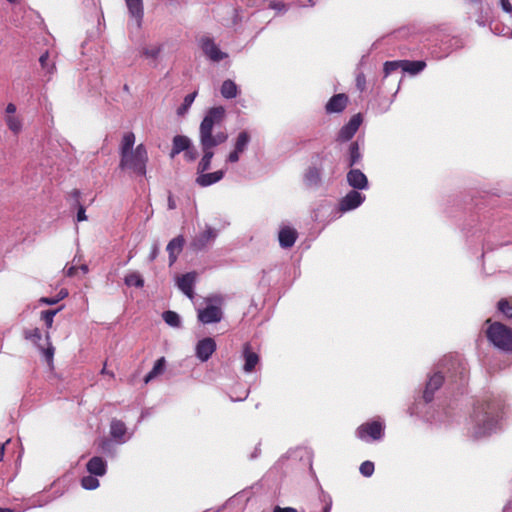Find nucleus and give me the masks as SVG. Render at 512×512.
<instances>
[{
	"label": "nucleus",
	"instance_id": "f257e3e1",
	"mask_svg": "<svg viewBox=\"0 0 512 512\" xmlns=\"http://www.w3.org/2000/svg\"><path fill=\"white\" fill-rule=\"evenodd\" d=\"M225 109L222 106L208 110L199 128V140L202 150L213 149L228 140L227 129L222 125Z\"/></svg>",
	"mask_w": 512,
	"mask_h": 512
},
{
	"label": "nucleus",
	"instance_id": "f03ea898",
	"mask_svg": "<svg viewBox=\"0 0 512 512\" xmlns=\"http://www.w3.org/2000/svg\"><path fill=\"white\" fill-rule=\"evenodd\" d=\"M499 402L488 399L474 408L472 436L475 439L489 435L496 427L499 418Z\"/></svg>",
	"mask_w": 512,
	"mask_h": 512
},
{
	"label": "nucleus",
	"instance_id": "7ed1b4c3",
	"mask_svg": "<svg viewBox=\"0 0 512 512\" xmlns=\"http://www.w3.org/2000/svg\"><path fill=\"white\" fill-rule=\"evenodd\" d=\"M148 152L144 144H139L132 151L120 155L119 167L123 170H130L136 175H146Z\"/></svg>",
	"mask_w": 512,
	"mask_h": 512
},
{
	"label": "nucleus",
	"instance_id": "20e7f679",
	"mask_svg": "<svg viewBox=\"0 0 512 512\" xmlns=\"http://www.w3.org/2000/svg\"><path fill=\"white\" fill-rule=\"evenodd\" d=\"M489 326L486 330V337L497 349L512 353V328L501 323L486 321Z\"/></svg>",
	"mask_w": 512,
	"mask_h": 512
},
{
	"label": "nucleus",
	"instance_id": "39448f33",
	"mask_svg": "<svg viewBox=\"0 0 512 512\" xmlns=\"http://www.w3.org/2000/svg\"><path fill=\"white\" fill-rule=\"evenodd\" d=\"M199 44L203 53L213 62H219L228 57V54L222 52L210 37H202Z\"/></svg>",
	"mask_w": 512,
	"mask_h": 512
},
{
	"label": "nucleus",
	"instance_id": "423d86ee",
	"mask_svg": "<svg viewBox=\"0 0 512 512\" xmlns=\"http://www.w3.org/2000/svg\"><path fill=\"white\" fill-rule=\"evenodd\" d=\"M357 434L362 440H366L367 437L379 440L383 435V426L378 421L364 423L357 429Z\"/></svg>",
	"mask_w": 512,
	"mask_h": 512
},
{
	"label": "nucleus",
	"instance_id": "0eeeda50",
	"mask_svg": "<svg viewBox=\"0 0 512 512\" xmlns=\"http://www.w3.org/2000/svg\"><path fill=\"white\" fill-rule=\"evenodd\" d=\"M361 122L360 114L352 116L349 122L340 129L337 140L341 142L349 141L359 129Z\"/></svg>",
	"mask_w": 512,
	"mask_h": 512
},
{
	"label": "nucleus",
	"instance_id": "6e6552de",
	"mask_svg": "<svg viewBox=\"0 0 512 512\" xmlns=\"http://www.w3.org/2000/svg\"><path fill=\"white\" fill-rule=\"evenodd\" d=\"M223 313L220 307L209 305L198 310V319L203 324L217 323L222 319Z\"/></svg>",
	"mask_w": 512,
	"mask_h": 512
},
{
	"label": "nucleus",
	"instance_id": "1a4fd4ad",
	"mask_svg": "<svg viewBox=\"0 0 512 512\" xmlns=\"http://www.w3.org/2000/svg\"><path fill=\"white\" fill-rule=\"evenodd\" d=\"M216 350V342L213 338L207 337L200 340L196 345V356L202 362L207 361Z\"/></svg>",
	"mask_w": 512,
	"mask_h": 512
},
{
	"label": "nucleus",
	"instance_id": "9d476101",
	"mask_svg": "<svg viewBox=\"0 0 512 512\" xmlns=\"http://www.w3.org/2000/svg\"><path fill=\"white\" fill-rule=\"evenodd\" d=\"M196 273L188 272L177 278L178 288L190 299H194V284L196 282Z\"/></svg>",
	"mask_w": 512,
	"mask_h": 512
},
{
	"label": "nucleus",
	"instance_id": "9b49d317",
	"mask_svg": "<svg viewBox=\"0 0 512 512\" xmlns=\"http://www.w3.org/2000/svg\"><path fill=\"white\" fill-rule=\"evenodd\" d=\"M444 376L440 372L434 373L428 380L425 390L423 392V398L426 403H429L434 398V393L443 385Z\"/></svg>",
	"mask_w": 512,
	"mask_h": 512
},
{
	"label": "nucleus",
	"instance_id": "f8f14e48",
	"mask_svg": "<svg viewBox=\"0 0 512 512\" xmlns=\"http://www.w3.org/2000/svg\"><path fill=\"white\" fill-rule=\"evenodd\" d=\"M364 199L365 197L360 192L352 190L341 199L339 209L342 212L353 210L360 206Z\"/></svg>",
	"mask_w": 512,
	"mask_h": 512
},
{
	"label": "nucleus",
	"instance_id": "ddd939ff",
	"mask_svg": "<svg viewBox=\"0 0 512 512\" xmlns=\"http://www.w3.org/2000/svg\"><path fill=\"white\" fill-rule=\"evenodd\" d=\"M348 101L349 98L346 94H335L327 102L325 106L326 112L329 114L340 113L347 107Z\"/></svg>",
	"mask_w": 512,
	"mask_h": 512
},
{
	"label": "nucleus",
	"instance_id": "4468645a",
	"mask_svg": "<svg viewBox=\"0 0 512 512\" xmlns=\"http://www.w3.org/2000/svg\"><path fill=\"white\" fill-rule=\"evenodd\" d=\"M242 355L244 358L243 369L245 372L251 373L259 363V355L252 350L250 343L243 345Z\"/></svg>",
	"mask_w": 512,
	"mask_h": 512
},
{
	"label": "nucleus",
	"instance_id": "2eb2a0df",
	"mask_svg": "<svg viewBox=\"0 0 512 512\" xmlns=\"http://www.w3.org/2000/svg\"><path fill=\"white\" fill-rule=\"evenodd\" d=\"M298 238V233L294 228L285 226L280 229L278 234L279 244L282 248H291Z\"/></svg>",
	"mask_w": 512,
	"mask_h": 512
},
{
	"label": "nucleus",
	"instance_id": "dca6fc26",
	"mask_svg": "<svg viewBox=\"0 0 512 512\" xmlns=\"http://www.w3.org/2000/svg\"><path fill=\"white\" fill-rule=\"evenodd\" d=\"M185 245V239L182 235L173 238L167 245L166 250L169 255V264L173 265Z\"/></svg>",
	"mask_w": 512,
	"mask_h": 512
},
{
	"label": "nucleus",
	"instance_id": "f3484780",
	"mask_svg": "<svg viewBox=\"0 0 512 512\" xmlns=\"http://www.w3.org/2000/svg\"><path fill=\"white\" fill-rule=\"evenodd\" d=\"M348 184L355 189H365L368 186L366 175L359 169H351L347 173Z\"/></svg>",
	"mask_w": 512,
	"mask_h": 512
},
{
	"label": "nucleus",
	"instance_id": "a211bd4d",
	"mask_svg": "<svg viewBox=\"0 0 512 512\" xmlns=\"http://www.w3.org/2000/svg\"><path fill=\"white\" fill-rule=\"evenodd\" d=\"M216 237V232L212 228H207L205 231L197 235L191 242V247L195 251L204 249L209 242Z\"/></svg>",
	"mask_w": 512,
	"mask_h": 512
},
{
	"label": "nucleus",
	"instance_id": "6ab92c4d",
	"mask_svg": "<svg viewBox=\"0 0 512 512\" xmlns=\"http://www.w3.org/2000/svg\"><path fill=\"white\" fill-rule=\"evenodd\" d=\"M128 11L136 20L137 27L140 28L144 16L143 0H125Z\"/></svg>",
	"mask_w": 512,
	"mask_h": 512
},
{
	"label": "nucleus",
	"instance_id": "aec40b11",
	"mask_svg": "<svg viewBox=\"0 0 512 512\" xmlns=\"http://www.w3.org/2000/svg\"><path fill=\"white\" fill-rule=\"evenodd\" d=\"M223 177L224 172L222 170L212 173H202L196 178V183L201 187H207L220 181Z\"/></svg>",
	"mask_w": 512,
	"mask_h": 512
},
{
	"label": "nucleus",
	"instance_id": "412c9836",
	"mask_svg": "<svg viewBox=\"0 0 512 512\" xmlns=\"http://www.w3.org/2000/svg\"><path fill=\"white\" fill-rule=\"evenodd\" d=\"M86 467L88 472L95 476H103L106 473V462L98 456L92 457Z\"/></svg>",
	"mask_w": 512,
	"mask_h": 512
},
{
	"label": "nucleus",
	"instance_id": "4be33fe9",
	"mask_svg": "<svg viewBox=\"0 0 512 512\" xmlns=\"http://www.w3.org/2000/svg\"><path fill=\"white\" fill-rule=\"evenodd\" d=\"M191 145V140L184 135H176L173 138V145L170 152V157L174 158L176 155H178L181 152H184L189 148Z\"/></svg>",
	"mask_w": 512,
	"mask_h": 512
},
{
	"label": "nucleus",
	"instance_id": "5701e85b",
	"mask_svg": "<svg viewBox=\"0 0 512 512\" xmlns=\"http://www.w3.org/2000/svg\"><path fill=\"white\" fill-rule=\"evenodd\" d=\"M4 120L8 129L14 135H18L21 133L23 128V120L19 115H5Z\"/></svg>",
	"mask_w": 512,
	"mask_h": 512
},
{
	"label": "nucleus",
	"instance_id": "b1692460",
	"mask_svg": "<svg viewBox=\"0 0 512 512\" xmlns=\"http://www.w3.org/2000/svg\"><path fill=\"white\" fill-rule=\"evenodd\" d=\"M426 67L425 61L402 60L401 69L411 75L418 74Z\"/></svg>",
	"mask_w": 512,
	"mask_h": 512
},
{
	"label": "nucleus",
	"instance_id": "393cba45",
	"mask_svg": "<svg viewBox=\"0 0 512 512\" xmlns=\"http://www.w3.org/2000/svg\"><path fill=\"white\" fill-rule=\"evenodd\" d=\"M166 366V360L164 357L159 358L155 363L151 371L145 376L144 382L147 384L157 376L161 375Z\"/></svg>",
	"mask_w": 512,
	"mask_h": 512
},
{
	"label": "nucleus",
	"instance_id": "a878e982",
	"mask_svg": "<svg viewBox=\"0 0 512 512\" xmlns=\"http://www.w3.org/2000/svg\"><path fill=\"white\" fill-rule=\"evenodd\" d=\"M110 434L114 439L121 440L126 434V425L123 421L113 419L110 424Z\"/></svg>",
	"mask_w": 512,
	"mask_h": 512
},
{
	"label": "nucleus",
	"instance_id": "bb28decb",
	"mask_svg": "<svg viewBox=\"0 0 512 512\" xmlns=\"http://www.w3.org/2000/svg\"><path fill=\"white\" fill-rule=\"evenodd\" d=\"M238 94V87L234 81L228 79L222 83L221 95L226 99H233Z\"/></svg>",
	"mask_w": 512,
	"mask_h": 512
},
{
	"label": "nucleus",
	"instance_id": "cd10ccee",
	"mask_svg": "<svg viewBox=\"0 0 512 512\" xmlns=\"http://www.w3.org/2000/svg\"><path fill=\"white\" fill-rule=\"evenodd\" d=\"M135 144V134L133 132H126L120 144V155L132 151Z\"/></svg>",
	"mask_w": 512,
	"mask_h": 512
},
{
	"label": "nucleus",
	"instance_id": "c85d7f7f",
	"mask_svg": "<svg viewBox=\"0 0 512 512\" xmlns=\"http://www.w3.org/2000/svg\"><path fill=\"white\" fill-rule=\"evenodd\" d=\"M202 151H203V156L197 166V172L199 174H202L205 171L209 170V168L211 166L212 158L214 156V151H209V150H202Z\"/></svg>",
	"mask_w": 512,
	"mask_h": 512
},
{
	"label": "nucleus",
	"instance_id": "c756f323",
	"mask_svg": "<svg viewBox=\"0 0 512 512\" xmlns=\"http://www.w3.org/2000/svg\"><path fill=\"white\" fill-rule=\"evenodd\" d=\"M348 153H349L348 166L353 167L361 160V157H362V155L360 153L359 145L356 141L352 142L349 145Z\"/></svg>",
	"mask_w": 512,
	"mask_h": 512
},
{
	"label": "nucleus",
	"instance_id": "7c9ffc66",
	"mask_svg": "<svg viewBox=\"0 0 512 512\" xmlns=\"http://www.w3.org/2000/svg\"><path fill=\"white\" fill-rule=\"evenodd\" d=\"M40 65L47 74L52 75L56 71V65L54 61L50 60L49 52H44L39 58Z\"/></svg>",
	"mask_w": 512,
	"mask_h": 512
},
{
	"label": "nucleus",
	"instance_id": "2f4dec72",
	"mask_svg": "<svg viewBox=\"0 0 512 512\" xmlns=\"http://www.w3.org/2000/svg\"><path fill=\"white\" fill-rule=\"evenodd\" d=\"M249 142V133L247 131H241L236 138L234 149L243 153Z\"/></svg>",
	"mask_w": 512,
	"mask_h": 512
},
{
	"label": "nucleus",
	"instance_id": "473e14b6",
	"mask_svg": "<svg viewBox=\"0 0 512 512\" xmlns=\"http://www.w3.org/2000/svg\"><path fill=\"white\" fill-rule=\"evenodd\" d=\"M125 284L127 286H135L142 288L144 286V279L138 272H132L125 276Z\"/></svg>",
	"mask_w": 512,
	"mask_h": 512
},
{
	"label": "nucleus",
	"instance_id": "72a5a7b5",
	"mask_svg": "<svg viewBox=\"0 0 512 512\" xmlns=\"http://www.w3.org/2000/svg\"><path fill=\"white\" fill-rule=\"evenodd\" d=\"M497 308L505 317L512 319V299L501 298L497 303Z\"/></svg>",
	"mask_w": 512,
	"mask_h": 512
},
{
	"label": "nucleus",
	"instance_id": "f704fd0d",
	"mask_svg": "<svg viewBox=\"0 0 512 512\" xmlns=\"http://www.w3.org/2000/svg\"><path fill=\"white\" fill-rule=\"evenodd\" d=\"M196 95L197 92H193L185 96L183 103L177 109L178 115L182 116L188 111V109L194 102Z\"/></svg>",
	"mask_w": 512,
	"mask_h": 512
},
{
	"label": "nucleus",
	"instance_id": "c9c22d12",
	"mask_svg": "<svg viewBox=\"0 0 512 512\" xmlns=\"http://www.w3.org/2000/svg\"><path fill=\"white\" fill-rule=\"evenodd\" d=\"M320 169L316 167H309L305 174V179L310 184H318L320 181Z\"/></svg>",
	"mask_w": 512,
	"mask_h": 512
},
{
	"label": "nucleus",
	"instance_id": "e433bc0d",
	"mask_svg": "<svg viewBox=\"0 0 512 512\" xmlns=\"http://www.w3.org/2000/svg\"><path fill=\"white\" fill-rule=\"evenodd\" d=\"M62 307L55 310H45L41 312V319L44 321L46 327L50 329L53 325L55 315L60 311Z\"/></svg>",
	"mask_w": 512,
	"mask_h": 512
},
{
	"label": "nucleus",
	"instance_id": "4c0bfd02",
	"mask_svg": "<svg viewBox=\"0 0 512 512\" xmlns=\"http://www.w3.org/2000/svg\"><path fill=\"white\" fill-rule=\"evenodd\" d=\"M81 485L84 489L93 490L99 486V480L91 474L81 479Z\"/></svg>",
	"mask_w": 512,
	"mask_h": 512
},
{
	"label": "nucleus",
	"instance_id": "58836bf2",
	"mask_svg": "<svg viewBox=\"0 0 512 512\" xmlns=\"http://www.w3.org/2000/svg\"><path fill=\"white\" fill-rule=\"evenodd\" d=\"M24 337L25 339L30 340L34 344L39 345V342L42 339V334L39 328H34L31 330H25Z\"/></svg>",
	"mask_w": 512,
	"mask_h": 512
},
{
	"label": "nucleus",
	"instance_id": "ea45409f",
	"mask_svg": "<svg viewBox=\"0 0 512 512\" xmlns=\"http://www.w3.org/2000/svg\"><path fill=\"white\" fill-rule=\"evenodd\" d=\"M164 321L173 327H178L180 325L179 315L174 311H166L163 313Z\"/></svg>",
	"mask_w": 512,
	"mask_h": 512
},
{
	"label": "nucleus",
	"instance_id": "a19ab883",
	"mask_svg": "<svg viewBox=\"0 0 512 512\" xmlns=\"http://www.w3.org/2000/svg\"><path fill=\"white\" fill-rule=\"evenodd\" d=\"M402 60H396V61H387L384 63L383 71L385 77L390 75L392 72L398 70L401 68Z\"/></svg>",
	"mask_w": 512,
	"mask_h": 512
},
{
	"label": "nucleus",
	"instance_id": "79ce46f5",
	"mask_svg": "<svg viewBox=\"0 0 512 512\" xmlns=\"http://www.w3.org/2000/svg\"><path fill=\"white\" fill-rule=\"evenodd\" d=\"M161 52V46L143 47L141 54L146 58L156 59Z\"/></svg>",
	"mask_w": 512,
	"mask_h": 512
},
{
	"label": "nucleus",
	"instance_id": "37998d69",
	"mask_svg": "<svg viewBox=\"0 0 512 512\" xmlns=\"http://www.w3.org/2000/svg\"><path fill=\"white\" fill-rule=\"evenodd\" d=\"M374 472V463L371 461H364L360 465V473L365 477H370Z\"/></svg>",
	"mask_w": 512,
	"mask_h": 512
},
{
	"label": "nucleus",
	"instance_id": "c03bdc74",
	"mask_svg": "<svg viewBox=\"0 0 512 512\" xmlns=\"http://www.w3.org/2000/svg\"><path fill=\"white\" fill-rule=\"evenodd\" d=\"M198 152L195 147L192 146V144L187 148V150L184 151V158L188 162H193L197 159Z\"/></svg>",
	"mask_w": 512,
	"mask_h": 512
},
{
	"label": "nucleus",
	"instance_id": "a18cd8bd",
	"mask_svg": "<svg viewBox=\"0 0 512 512\" xmlns=\"http://www.w3.org/2000/svg\"><path fill=\"white\" fill-rule=\"evenodd\" d=\"M355 81H356V87L361 92L366 89V76L364 73H358Z\"/></svg>",
	"mask_w": 512,
	"mask_h": 512
},
{
	"label": "nucleus",
	"instance_id": "49530a36",
	"mask_svg": "<svg viewBox=\"0 0 512 512\" xmlns=\"http://www.w3.org/2000/svg\"><path fill=\"white\" fill-rule=\"evenodd\" d=\"M242 152L240 151H237L236 149H234L232 152L229 153L228 155V158H227V161L228 162H231V163H236L239 161V157H240V154Z\"/></svg>",
	"mask_w": 512,
	"mask_h": 512
},
{
	"label": "nucleus",
	"instance_id": "de8ad7c7",
	"mask_svg": "<svg viewBox=\"0 0 512 512\" xmlns=\"http://www.w3.org/2000/svg\"><path fill=\"white\" fill-rule=\"evenodd\" d=\"M77 205H78L77 221L78 222L85 221L87 219V216L85 213V208L81 204H77Z\"/></svg>",
	"mask_w": 512,
	"mask_h": 512
},
{
	"label": "nucleus",
	"instance_id": "09e8293b",
	"mask_svg": "<svg viewBox=\"0 0 512 512\" xmlns=\"http://www.w3.org/2000/svg\"><path fill=\"white\" fill-rule=\"evenodd\" d=\"M43 353L48 362H51L54 355V347L50 344L46 349H43Z\"/></svg>",
	"mask_w": 512,
	"mask_h": 512
},
{
	"label": "nucleus",
	"instance_id": "8fccbe9b",
	"mask_svg": "<svg viewBox=\"0 0 512 512\" xmlns=\"http://www.w3.org/2000/svg\"><path fill=\"white\" fill-rule=\"evenodd\" d=\"M501 8L506 13H512V5L509 0H500Z\"/></svg>",
	"mask_w": 512,
	"mask_h": 512
},
{
	"label": "nucleus",
	"instance_id": "3c124183",
	"mask_svg": "<svg viewBox=\"0 0 512 512\" xmlns=\"http://www.w3.org/2000/svg\"><path fill=\"white\" fill-rule=\"evenodd\" d=\"M77 271H78V267H77V266H74V265H72V266H70V267H66V268L64 269V273H65V275H66V276H68V277H73V276H75V275L77 274Z\"/></svg>",
	"mask_w": 512,
	"mask_h": 512
},
{
	"label": "nucleus",
	"instance_id": "603ef678",
	"mask_svg": "<svg viewBox=\"0 0 512 512\" xmlns=\"http://www.w3.org/2000/svg\"><path fill=\"white\" fill-rule=\"evenodd\" d=\"M39 301L47 305H54L58 303V299L56 297H42Z\"/></svg>",
	"mask_w": 512,
	"mask_h": 512
},
{
	"label": "nucleus",
	"instance_id": "864d4df0",
	"mask_svg": "<svg viewBox=\"0 0 512 512\" xmlns=\"http://www.w3.org/2000/svg\"><path fill=\"white\" fill-rule=\"evenodd\" d=\"M16 105L9 103L5 108V115H16Z\"/></svg>",
	"mask_w": 512,
	"mask_h": 512
},
{
	"label": "nucleus",
	"instance_id": "5fc2aeb1",
	"mask_svg": "<svg viewBox=\"0 0 512 512\" xmlns=\"http://www.w3.org/2000/svg\"><path fill=\"white\" fill-rule=\"evenodd\" d=\"M273 512H298L295 508L292 507H280L276 506Z\"/></svg>",
	"mask_w": 512,
	"mask_h": 512
},
{
	"label": "nucleus",
	"instance_id": "6e6d98bb",
	"mask_svg": "<svg viewBox=\"0 0 512 512\" xmlns=\"http://www.w3.org/2000/svg\"><path fill=\"white\" fill-rule=\"evenodd\" d=\"M80 195H81V192L78 189H73L71 191V196L75 199L76 204H80V202H79Z\"/></svg>",
	"mask_w": 512,
	"mask_h": 512
},
{
	"label": "nucleus",
	"instance_id": "4d7b16f0",
	"mask_svg": "<svg viewBox=\"0 0 512 512\" xmlns=\"http://www.w3.org/2000/svg\"><path fill=\"white\" fill-rule=\"evenodd\" d=\"M168 208L170 210H173L176 208V202L171 194L168 196Z\"/></svg>",
	"mask_w": 512,
	"mask_h": 512
},
{
	"label": "nucleus",
	"instance_id": "13d9d810",
	"mask_svg": "<svg viewBox=\"0 0 512 512\" xmlns=\"http://www.w3.org/2000/svg\"><path fill=\"white\" fill-rule=\"evenodd\" d=\"M68 296V292L66 289H61L57 295L58 302Z\"/></svg>",
	"mask_w": 512,
	"mask_h": 512
},
{
	"label": "nucleus",
	"instance_id": "bf43d9fd",
	"mask_svg": "<svg viewBox=\"0 0 512 512\" xmlns=\"http://www.w3.org/2000/svg\"><path fill=\"white\" fill-rule=\"evenodd\" d=\"M101 374H102V375H108L110 378H114V377H115V374H114V372H113V371H109V370H107V368H106V364H105V365H104V367L102 368V370H101Z\"/></svg>",
	"mask_w": 512,
	"mask_h": 512
},
{
	"label": "nucleus",
	"instance_id": "052dcab7",
	"mask_svg": "<svg viewBox=\"0 0 512 512\" xmlns=\"http://www.w3.org/2000/svg\"><path fill=\"white\" fill-rule=\"evenodd\" d=\"M158 255V247L155 245L150 253V260L153 261Z\"/></svg>",
	"mask_w": 512,
	"mask_h": 512
},
{
	"label": "nucleus",
	"instance_id": "680f3d73",
	"mask_svg": "<svg viewBox=\"0 0 512 512\" xmlns=\"http://www.w3.org/2000/svg\"><path fill=\"white\" fill-rule=\"evenodd\" d=\"M5 454V444H0V462L3 460Z\"/></svg>",
	"mask_w": 512,
	"mask_h": 512
},
{
	"label": "nucleus",
	"instance_id": "e2e57ef3",
	"mask_svg": "<svg viewBox=\"0 0 512 512\" xmlns=\"http://www.w3.org/2000/svg\"><path fill=\"white\" fill-rule=\"evenodd\" d=\"M78 269H81L84 274H86L88 272L87 265H81L80 267H78Z\"/></svg>",
	"mask_w": 512,
	"mask_h": 512
},
{
	"label": "nucleus",
	"instance_id": "0e129e2a",
	"mask_svg": "<svg viewBox=\"0 0 512 512\" xmlns=\"http://www.w3.org/2000/svg\"><path fill=\"white\" fill-rule=\"evenodd\" d=\"M470 4H481L482 0H466Z\"/></svg>",
	"mask_w": 512,
	"mask_h": 512
},
{
	"label": "nucleus",
	"instance_id": "69168bd1",
	"mask_svg": "<svg viewBox=\"0 0 512 512\" xmlns=\"http://www.w3.org/2000/svg\"><path fill=\"white\" fill-rule=\"evenodd\" d=\"M330 509H331V506L330 504H326L323 508V511L322 512H330Z\"/></svg>",
	"mask_w": 512,
	"mask_h": 512
},
{
	"label": "nucleus",
	"instance_id": "338daca9",
	"mask_svg": "<svg viewBox=\"0 0 512 512\" xmlns=\"http://www.w3.org/2000/svg\"><path fill=\"white\" fill-rule=\"evenodd\" d=\"M0 512H14V511L9 508H0Z\"/></svg>",
	"mask_w": 512,
	"mask_h": 512
},
{
	"label": "nucleus",
	"instance_id": "774afa93",
	"mask_svg": "<svg viewBox=\"0 0 512 512\" xmlns=\"http://www.w3.org/2000/svg\"><path fill=\"white\" fill-rule=\"evenodd\" d=\"M9 3L15 4L18 2V0H7Z\"/></svg>",
	"mask_w": 512,
	"mask_h": 512
}]
</instances>
